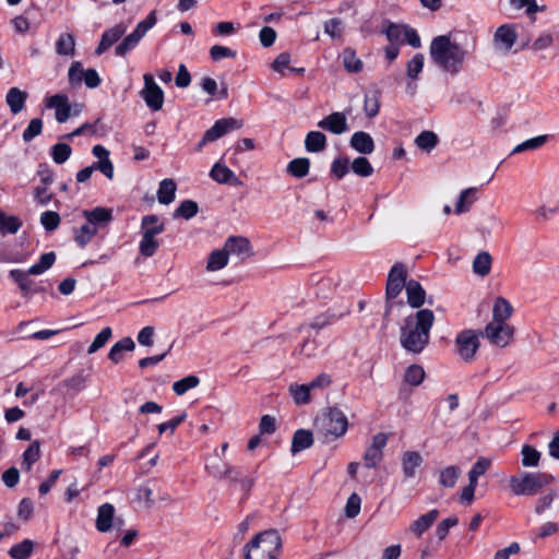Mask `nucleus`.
<instances>
[{
    "instance_id": "f257e3e1",
    "label": "nucleus",
    "mask_w": 559,
    "mask_h": 559,
    "mask_svg": "<svg viewBox=\"0 0 559 559\" xmlns=\"http://www.w3.org/2000/svg\"><path fill=\"white\" fill-rule=\"evenodd\" d=\"M435 314L429 309H419L404 319L400 329L401 346L408 353L420 354L430 341Z\"/></svg>"
},
{
    "instance_id": "f03ea898",
    "label": "nucleus",
    "mask_w": 559,
    "mask_h": 559,
    "mask_svg": "<svg viewBox=\"0 0 559 559\" xmlns=\"http://www.w3.org/2000/svg\"><path fill=\"white\" fill-rule=\"evenodd\" d=\"M429 53L436 66L455 75L462 70L467 51L452 41L449 35H439L431 40Z\"/></svg>"
},
{
    "instance_id": "7ed1b4c3",
    "label": "nucleus",
    "mask_w": 559,
    "mask_h": 559,
    "mask_svg": "<svg viewBox=\"0 0 559 559\" xmlns=\"http://www.w3.org/2000/svg\"><path fill=\"white\" fill-rule=\"evenodd\" d=\"M313 428L318 440L328 444L346 433L348 420L341 408L330 406L316 416Z\"/></svg>"
},
{
    "instance_id": "20e7f679",
    "label": "nucleus",
    "mask_w": 559,
    "mask_h": 559,
    "mask_svg": "<svg viewBox=\"0 0 559 559\" xmlns=\"http://www.w3.org/2000/svg\"><path fill=\"white\" fill-rule=\"evenodd\" d=\"M282 538L277 531L267 530L255 535L245 547V559H277Z\"/></svg>"
},
{
    "instance_id": "39448f33",
    "label": "nucleus",
    "mask_w": 559,
    "mask_h": 559,
    "mask_svg": "<svg viewBox=\"0 0 559 559\" xmlns=\"http://www.w3.org/2000/svg\"><path fill=\"white\" fill-rule=\"evenodd\" d=\"M407 270L402 262H396L391 267L385 286V309L383 313L384 324L390 322L392 308L395 304L403 306V301L395 302L394 299L406 288Z\"/></svg>"
},
{
    "instance_id": "423d86ee",
    "label": "nucleus",
    "mask_w": 559,
    "mask_h": 559,
    "mask_svg": "<svg viewBox=\"0 0 559 559\" xmlns=\"http://www.w3.org/2000/svg\"><path fill=\"white\" fill-rule=\"evenodd\" d=\"M483 331L465 329L460 331L454 340V350L464 362H473L480 347Z\"/></svg>"
},
{
    "instance_id": "0eeeda50",
    "label": "nucleus",
    "mask_w": 559,
    "mask_h": 559,
    "mask_svg": "<svg viewBox=\"0 0 559 559\" xmlns=\"http://www.w3.org/2000/svg\"><path fill=\"white\" fill-rule=\"evenodd\" d=\"M512 489H543L544 487H559V479L545 472L526 473L512 476Z\"/></svg>"
},
{
    "instance_id": "6e6552de",
    "label": "nucleus",
    "mask_w": 559,
    "mask_h": 559,
    "mask_svg": "<svg viewBox=\"0 0 559 559\" xmlns=\"http://www.w3.org/2000/svg\"><path fill=\"white\" fill-rule=\"evenodd\" d=\"M241 127L242 121L233 117L216 120L214 124L205 131L201 141L197 144L195 151L201 152L207 143L214 142L224 136L226 133L233 130H238Z\"/></svg>"
},
{
    "instance_id": "1a4fd4ad",
    "label": "nucleus",
    "mask_w": 559,
    "mask_h": 559,
    "mask_svg": "<svg viewBox=\"0 0 559 559\" xmlns=\"http://www.w3.org/2000/svg\"><path fill=\"white\" fill-rule=\"evenodd\" d=\"M144 87L140 92V96L152 111H158L163 108L165 94L160 86L155 82L150 73L143 75Z\"/></svg>"
},
{
    "instance_id": "9d476101",
    "label": "nucleus",
    "mask_w": 559,
    "mask_h": 559,
    "mask_svg": "<svg viewBox=\"0 0 559 559\" xmlns=\"http://www.w3.org/2000/svg\"><path fill=\"white\" fill-rule=\"evenodd\" d=\"M513 333V328L507 323H488L483 331V335L499 347L507 346L512 341Z\"/></svg>"
},
{
    "instance_id": "9b49d317",
    "label": "nucleus",
    "mask_w": 559,
    "mask_h": 559,
    "mask_svg": "<svg viewBox=\"0 0 559 559\" xmlns=\"http://www.w3.org/2000/svg\"><path fill=\"white\" fill-rule=\"evenodd\" d=\"M123 521L117 519L115 521V508L110 503L102 504L97 510L96 528L100 533L110 531L114 526L120 527Z\"/></svg>"
},
{
    "instance_id": "f8f14e48",
    "label": "nucleus",
    "mask_w": 559,
    "mask_h": 559,
    "mask_svg": "<svg viewBox=\"0 0 559 559\" xmlns=\"http://www.w3.org/2000/svg\"><path fill=\"white\" fill-rule=\"evenodd\" d=\"M127 26L122 23L115 25L106 29L100 38L98 46L95 49L97 56L103 55L115 43H117L126 33Z\"/></svg>"
},
{
    "instance_id": "ddd939ff",
    "label": "nucleus",
    "mask_w": 559,
    "mask_h": 559,
    "mask_svg": "<svg viewBox=\"0 0 559 559\" xmlns=\"http://www.w3.org/2000/svg\"><path fill=\"white\" fill-rule=\"evenodd\" d=\"M46 106L56 109V120L59 123L66 122L71 116L69 98L64 94H56L46 99Z\"/></svg>"
},
{
    "instance_id": "4468645a",
    "label": "nucleus",
    "mask_w": 559,
    "mask_h": 559,
    "mask_svg": "<svg viewBox=\"0 0 559 559\" xmlns=\"http://www.w3.org/2000/svg\"><path fill=\"white\" fill-rule=\"evenodd\" d=\"M82 215L97 230L112 221V210L109 207L96 206L92 210H83Z\"/></svg>"
},
{
    "instance_id": "2eb2a0df",
    "label": "nucleus",
    "mask_w": 559,
    "mask_h": 559,
    "mask_svg": "<svg viewBox=\"0 0 559 559\" xmlns=\"http://www.w3.org/2000/svg\"><path fill=\"white\" fill-rule=\"evenodd\" d=\"M318 127L333 134H342L348 129L346 117L340 111L332 112L324 117L318 122Z\"/></svg>"
},
{
    "instance_id": "dca6fc26",
    "label": "nucleus",
    "mask_w": 559,
    "mask_h": 559,
    "mask_svg": "<svg viewBox=\"0 0 559 559\" xmlns=\"http://www.w3.org/2000/svg\"><path fill=\"white\" fill-rule=\"evenodd\" d=\"M159 491H132L129 498L134 510L148 511L157 508L156 493Z\"/></svg>"
},
{
    "instance_id": "f3484780",
    "label": "nucleus",
    "mask_w": 559,
    "mask_h": 559,
    "mask_svg": "<svg viewBox=\"0 0 559 559\" xmlns=\"http://www.w3.org/2000/svg\"><path fill=\"white\" fill-rule=\"evenodd\" d=\"M92 154L98 158V162L94 163L97 170L104 174L108 179H112L114 165L109 158V151L105 146L96 144L92 148Z\"/></svg>"
},
{
    "instance_id": "a211bd4d",
    "label": "nucleus",
    "mask_w": 559,
    "mask_h": 559,
    "mask_svg": "<svg viewBox=\"0 0 559 559\" xmlns=\"http://www.w3.org/2000/svg\"><path fill=\"white\" fill-rule=\"evenodd\" d=\"M407 304L415 309H419L426 300V290L416 280H409L406 284Z\"/></svg>"
},
{
    "instance_id": "6ab92c4d",
    "label": "nucleus",
    "mask_w": 559,
    "mask_h": 559,
    "mask_svg": "<svg viewBox=\"0 0 559 559\" xmlns=\"http://www.w3.org/2000/svg\"><path fill=\"white\" fill-rule=\"evenodd\" d=\"M224 247L228 251V254L250 255L252 251L249 239L242 236L228 237Z\"/></svg>"
},
{
    "instance_id": "aec40b11",
    "label": "nucleus",
    "mask_w": 559,
    "mask_h": 559,
    "mask_svg": "<svg viewBox=\"0 0 559 559\" xmlns=\"http://www.w3.org/2000/svg\"><path fill=\"white\" fill-rule=\"evenodd\" d=\"M350 146L360 154H371L374 151L372 136L365 131H357L350 138Z\"/></svg>"
},
{
    "instance_id": "412c9836",
    "label": "nucleus",
    "mask_w": 559,
    "mask_h": 559,
    "mask_svg": "<svg viewBox=\"0 0 559 559\" xmlns=\"http://www.w3.org/2000/svg\"><path fill=\"white\" fill-rule=\"evenodd\" d=\"M210 177L218 182L224 185H237L239 182L235 173L229 169L226 165L221 164L219 162L215 163L210 171Z\"/></svg>"
},
{
    "instance_id": "4be33fe9",
    "label": "nucleus",
    "mask_w": 559,
    "mask_h": 559,
    "mask_svg": "<svg viewBox=\"0 0 559 559\" xmlns=\"http://www.w3.org/2000/svg\"><path fill=\"white\" fill-rule=\"evenodd\" d=\"M27 97V92L22 91L19 87H11L5 95V102L11 112L14 115L21 112L25 106Z\"/></svg>"
},
{
    "instance_id": "5701e85b",
    "label": "nucleus",
    "mask_w": 559,
    "mask_h": 559,
    "mask_svg": "<svg viewBox=\"0 0 559 559\" xmlns=\"http://www.w3.org/2000/svg\"><path fill=\"white\" fill-rule=\"evenodd\" d=\"M491 461L487 457H479L468 472V485L463 489H476L478 478L483 476L490 467Z\"/></svg>"
},
{
    "instance_id": "b1692460",
    "label": "nucleus",
    "mask_w": 559,
    "mask_h": 559,
    "mask_svg": "<svg viewBox=\"0 0 559 559\" xmlns=\"http://www.w3.org/2000/svg\"><path fill=\"white\" fill-rule=\"evenodd\" d=\"M142 235L156 237L165 230V223L155 214H148L141 219Z\"/></svg>"
},
{
    "instance_id": "393cba45",
    "label": "nucleus",
    "mask_w": 559,
    "mask_h": 559,
    "mask_svg": "<svg viewBox=\"0 0 559 559\" xmlns=\"http://www.w3.org/2000/svg\"><path fill=\"white\" fill-rule=\"evenodd\" d=\"M518 35L515 29L510 24L499 26L493 35L495 43H501L504 50H510L515 44Z\"/></svg>"
},
{
    "instance_id": "a878e982",
    "label": "nucleus",
    "mask_w": 559,
    "mask_h": 559,
    "mask_svg": "<svg viewBox=\"0 0 559 559\" xmlns=\"http://www.w3.org/2000/svg\"><path fill=\"white\" fill-rule=\"evenodd\" d=\"M313 444V433L307 429L295 431L292 440L290 451L293 454L301 452Z\"/></svg>"
},
{
    "instance_id": "bb28decb",
    "label": "nucleus",
    "mask_w": 559,
    "mask_h": 559,
    "mask_svg": "<svg viewBox=\"0 0 559 559\" xmlns=\"http://www.w3.org/2000/svg\"><path fill=\"white\" fill-rule=\"evenodd\" d=\"M512 311L513 308L511 304L506 298L498 297L493 304V320L490 323H506V321L511 317Z\"/></svg>"
},
{
    "instance_id": "cd10ccee",
    "label": "nucleus",
    "mask_w": 559,
    "mask_h": 559,
    "mask_svg": "<svg viewBox=\"0 0 559 559\" xmlns=\"http://www.w3.org/2000/svg\"><path fill=\"white\" fill-rule=\"evenodd\" d=\"M134 347L135 344L131 337H123L111 346L108 358L114 364H118L123 359V352H131Z\"/></svg>"
},
{
    "instance_id": "c85d7f7f",
    "label": "nucleus",
    "mask_w": 559,
    "mask_h": 559,
    "mask_svg": "<svg viewBox=\"0 0 559 559\" xmlns=\"http://www.w3.org/2000/svg\"><path fill=\"white\" fill-rule=\"evenodd\" d=\"M477 188H467L460 193L455 204L454 213L460 215L471 210L473 203L477 200Z\"/></svg>"
},
{
    "instance_id": "c756f323",
    "label": "nucleus",
    "mask_w": 559,
    "mask_h": 559,
    "mask_svg": "<svg viewBox=\"0 0 559 559\" xmlns=\"http://www.w3.org/2000/svg\"><path fill=\"white\" fill-rule=\"evenodd\" d=\"M177 185L174 179L166 178L159 182L157 200L160 204H169L175 200Z\"/></svg>"
},
{
    "instance_id": "7c9ffc66",
    "label": "nucleus",
    "mask_w": 559,
    "mask_h": 559,
    "mask_svg": "<svg viewBox=\"0 0 559 559\" xmlns=\"http://www.w3.org/2000/svg\"><path fill=\"white\" fill-rule=\"evenodd\" d=\"M423 464V456L416 451H406L402 456L403 472L406 477H414L416 468Z\"/></svg>"
},
{
    "instance_id": "2f4dec72",
    "label": "nucleus",
    "mask_w": 559,
    "mask_h": 559,
    "mask_svg": "<svg viewBox=\"0 0 559 559\" xmlns=\"http://www.w3.org/2000/svg\"><path fill=\"white\" fill-rule=\"evenodd\" d=\"M305 147L309 153H318L326 147V136L320 131H309L305 139Z\"/></svg>"
},
{
    "instance_id": "473e14b6",
    "label": "nucleus",
    "mask_w": 559,
    "mask_h": 559,
    "mask_svg": "<svg viewBox=\"0 0 559 559\" xmlns=\"http://www.w3.org/2000/svg\"><path fill=\"white\" fill-rule=\"evenodd\" d=\"M380 98L381 92L379 88H374L365 94L364 99V111L367 117L374 118L380 110Z\"/></svg>"
},
{
    "instance_id": "72a5a7b5",
    "label": "nucleus",
    "mask_w": 559,
    "mask_h": 559,
    "mask_svg": "<svg viewBox=\"0 0 559 559\" xmlns=\"http://www.w3.org/2000/svg\"><path fill=\"white\" fill-rule=\"evenodd\" d=\"M228 251L224 247L219 250H213L207 259L206 270L210 272H215L224 269L228 263Z\"/></svg>"
},
{
    "instance_id": "f704fd0d",
    "label": "nucleus",
    "mask_w": 559,
    "mask_h": 559,
    "mask_svg": "<svg viewBox=\"0 0 559 559\" xmlns=\"http://www.w3.org/2000/svg\"><path fill=\"white\" fill-rule=\"evenodd\" d=\"M224 475L243 489H250L254 485L253 477L240 468H228L224 472Z\"/></svg>"
},
{
    "instance_id": "c9c22d12",
    "label": "nucleus",
    "mask_w": 559,
    "mask_h": 559,
    "mask_svg": "<svg viewBox=\"0 0 559 559\" xmlns=\"http://www.w3.org/2000/svg\"><path fill=\"white\" fill-rule=\"evenodd\" d=\"M97 231L98 230L96 229V227L90 225V223L86 221V223L83 224L80 228H74V241L80 248H85L87 243L93 239V237L97 234Z\"/></svg>"
},
{
    "instance_id": "e433bc0d",
    "label": "nucleus",
    "mask_w": 559,
    "mask_h": 559,
    "mask_svg": "<svg viewBox=\"0 0 559 559\" xmlns=\"http://www.w3.org/2000/svg\"><path fill=\"white\" fill-rule=\"evenodd\" d=\"M310 159L307 157H298L292 159L287 165V173L295 178H304L309 174Z\"/></svg>"
},
{
    "instance_id": "4c0bfd02",
    "label": "nucleus",
    "mask_w": 559,
    "mask_h": 559,
    "mask_svg": "<svg viewBox=\"0 0 559 559\" xmlns=\"http://www.w3.org/2000/svg\"><path fill=\"white\" fill-rule=\"evenodd\" d=\"M439 515V511L433 509L429 511L428 513L419 516L411 526L412 532L420 536L423 533H425L432 523L437 520Z\"/></svg>"
},
{
    "instance_id": "58836bf2",
    "label": "nucleus",
    "mask_w": 559,
    "mask_h": 559,
    "mask_svg": "<svg viewBox=\"0 0 559 559\" xmlns=\"http://www.w3.org/2000/svg\"><path fill=\"white\" fill-rule=\"evenodd\" d=\"M23 222L15 215H7L0 210V234H16L22 227Z\"/></svg>"
},
{
    "instance_id": "ea45409f",
    "label": "nucleus",
    "mask_w": 559,
    "mask_h": 559,
    "mask_svg": "<svg viewBox=\"0 0 559 559\" xmlns=\"http://www.w3.org/2000/svg\"><path fill=\"white\" fill-rule=\"evenodd\" d=\"M342 58L344 68L347 72L358 73L362 70V61L357 57L356 51L353 48H345L343 50Z\"/></svg>"
},
{
    "instance_id": "a19ab883",
    "label": "nucleus",
    "mask_w": 559,
    "mask_h": 559,
    "mask_svg": "<svg viewBox=\"0 0 559 559\" xmlns=\"http://www.w3.org/2000/svg\"><path fill=\"white\" fill-rule=\"evenodd\" d=\"M34 551V542L24 539L19 544L13 545L9 550V556L12 559H28Z\"/></svg>"
},
{
    "instance_id": "79ce46f5",
    "label": "nucleus",
    "mask_w": 559,
    "mask_h": 559,
    "mask_svg": "<svg viewBox=\"0 0 559 559\" xmlns=\"http://www.w3.org/2000/svg\"><path fill=\"white\" fill-rule=\"evenodd\" d=\"M426 372L420 365L413 364L408 366L404 372V382L412 385L418 386L425 380Z\"/></svg>"
},
{
    "instance_id": "37998d69",
    "label": "nucleus",
    "mask_w": 559,
    "mask_h": 559,
    "mask_svg": "<svg viewBox=\"0 0 559 559\" xmlns=\"http://www.w3.org/2000/svg\"><path fill=\"white\" fill-rule=\"evenodd\" d=\"M491 262H492V259L488 252H486V251L479 252L473 261L474 273L477 275H480V276L488 275L491 270Z\"/></svg>"
},
{
    "instance_id": "c03bdc74",
    "label": "nucleus",
    "mask_w": 559,
    "mask_h": 559,
    "mask_svg": "<svg viewBox=\"0 0 559 559\" xmlns=\"http://www.w3.org/2000/svg\"><path fill=\"white\" fill-rule=\"evenodd\" d=\"M56 253L53 251L43 253L35 264L28 269V274L39 275L49 270L56 262Z\"/></svg>"
},
{
    "instance_id": "a18cd8bd",
    "label": "nucleus",
    "mask_w": 559,
    "mask_h": 559,
    "mask_svg": "<svg viewBox=\"0 0 559 559\" xmlns=\"http://www.w3.org/2000/svg\"><path fill=\"white\" fill-rule=\"evenodd\" d=\"M438 143L439 138L433 131H423L415 139V144L427 153H430Z\"/></svg>"
},
{
    "instance_id": "49530a36",
    "label": "nucleus",
    "mask_w": 559,
    "mask_h": 559,
    "mask_svg": "<svg viewBox=\"0 0 559 559\" xmlns=\"http://www.w3.org/2000/svg\"><path fill=\"white\" fill-rule=\"evenodd\" d=\"M199 212V205L193 200H183L180 202L178 207L175 210L173 216L174 218H185V219H191L194 217Z\"/></svg>"
},
{
    "instance_id": "de8ad7c7",
    "label": "nucleus",
    "mask_w": 559,
    "mask_h": 559,
    "mask_svg": "<svg viewBox=\"0 0 559 559\" xmlns=\"http://www.w3.org/2000/svg\"><path fill=\"white\" fill-rule=\"evenodd\" d=\"M142 38L134 31L127 35L120 44L115 48V53L119 57H124L129 51L134 49Z\"/></svg>"
},
{
    "instance_id": "09e8293b",
    "label": "nucleus",
    "mask_w": 559,
    "mask_h": 559,
    "mask_svg": "<svg viewBox=\"0 0 559 559\" xmlns=\"http://www.w3.org/2000/svg\"><path fill=\"white\" fill-rule=\"evenodd\" d=\"M461 469L457 466L451 465L440 472L439 483L445 488H452L455 486Z\"/></svg>"
},
{
    "instance_id": "8fccbe9b",
    "label": "nucleus",
    "mask_w": 559,
    "mask_h": 559,
    "mask_svg": "<svg viewBox=\"0 0 559 559\" xmlns=\"http://www.w3.org/2000/svg\"><path fill=\"white\" fill-rule=\"evenodd\" d=\"M310 390L309 384L294 383L289 385V392L298 405L308 404L310 402Z\"/></svg>"
},
{
    "instance_id": "3c124183",
    "label": "nucleus",
    "mask_w": 559,
    "mask_h": 559,
    "mask_svg": "<svg viewBox=\"0 0 559 559\" xmlns=\"http://www.w3.org/2000/svg\"><path fill=\"white\" fill-rule=\"evenodd\" d=\"M199 383H200V379L194 374H190V376H187V377L176 381L173 384V390L177 395H183L189 390L198 386Z\"/></svg>"
},
{
    "instance_id": "603ef678",
    "label": "nucleus",
    "mask_w": 559,
    "mask_h": 559,
    "mask_svg": "<svg viewBox=\"0 0 559 559\" xmlns=\"http://www.w3.org/2000/svg\"><path fill=\"white\" fill-rule=\"evenodd\" d=\"M72 154V148L67 143H57L51 146L50 155L56 164L66 163Z\"/></svg>"
},
{
    "instance_id": "864d4df0",
    "label": "nucleus",
    "mask_w": 559,
    "mask_h": 559,
    "mask_svg": "<svg viewBox=\"0 0 559 559\" xmlns=\"http://www.w3.org/2000/svg\"><path fill=\"white\" fill-rule=\"evenodd\" d=\"M159 248V242L155 237L142 235V239L139 243V250L141 255L145 258L153 257L157 249Z\"/></svg>"
},
{
    "instance_id": "5fc2aeb1",
    "label": "nucleus",
    "mask_w": 559,
    "mask_h": 559,
    "mask_svg": "<svg viewBox=\"0 0 559 559\" xmlns=\"http://www.w3.org/2000/svg\"><path fill=\"white\" fill-rule=\"evenodd\" d=\"M522 465L525 467H534L538 465L540 460V452L534 447L525 444L521 450Z\"/></svg>"
},
{
    "instance_id": "6e6d98bb",
    "label": "nucleus",
    "mask_w": 559,
    "mask_h": 559,
    "mask_svg": "<svg viewBox=\"0 0 559 559\" xmlns=\"http://www.w3.org/2000/svg\"><path fill=\"white\" fill-rule=\"evenodd\" d=\"M74 45V38L71 34H61L56 43V51L63 56L73 55Z\"/></svg>"
},
{
    "instance_id": "4d7b16f0",
    "label": "nucleus",
    "mask_w": 559,
    "mask_h": 559,
    "mask_svg": "<svg viewBox=\"0 0 559 559\" xmlns=\"http://www.w3.org/2000/svg\"><path fill=\"white\" fill-rule=\"evenodd\" d=\"M424 55L416 53L408 62L406 67V75L412 81L416 80L424 69Z\"/></svg>"
},
{
    "instance_id": "13d9d810",
    "label": "nucleus",
    "mask_w": 559,
    "mask_h": 559,
    "mask_svg": "<svg viewBox=\"0 0 559 559\" xmlns=\"http://www.w3.org/2000/svg\"><path fill=\"white\" fill-rule=\"evenodd\" d=\"M350 168L356 175H358L360 177H369L373 174L372 165L364 156H359V157L355 158L353 160V163L350 164Z\"/></svg>"
},
{
    "instance_id": "bf43d9fd",
    "label": "nucleus",
    "mask_w": 559,
    "mask_h": 559,
    "mask_svg": "<svg viewBox=\"0 0 559 559\" xmlns=\"http://www.w3.org/2000/svg\"><path fill=\"white\" fill-rule=\"evenodd\" d=\"M349 171V159L346 156L334 158L331 165V174L337 179L344 178Z\"/></svg>"
},
{
    "instance_id": "052dcab7",
    "label": "nucleus",
    "mask_w": 559,
    "mask_h": 559,
    "mask_svg": "<svg viewBox=\"0 0 559 559\" xmlns=\"http://www.w3.org/2000/svg\"><path fill=\"white\" fill-rule=\"evenodd\" d=\"M60 221L59 213L55 211H46L40 214V223L48 233L56 230L60 225Z\"/></svg>"
},
{
    "instance_id": "680f3d73",
    "label": "nucleus",
    "mask_w": 559,
    "mask_h": 559,
    "mask_svg": "<svg viewBox=\"0 0 559 559\" xmlns=\"http://www.w3.org/2000/svg\"><path fill=\"white\" fill-rule=\"evenodd\" d=\"M39 443L37 441L31 443L23 453L22 467L31 469V466L39 459Z\"/></svg>"
},
{
    "instance_id": "e2e57ef3",
    "label": "nucleus",
    "mask_w": 559,
    "mask_h": 559,
    "mask_svg": "<svg viewBox=\"0 0 559 559\" xmlns=\"http://www.w3.org/2000/svg\"><path fill=\"white\" fill-rule=\"evenodd\" d=\"M86 70L83 69L80 61H73L68 71V79L71 86H79L84 80V73Z\"/></svg>"
},
{
    "instance_id": "0e129e2a",
    "label": "nucleus",
    "mask_w": 559,
    "mask_h": 559,
    "mask_svg": "<svg viewBox=\"0 0 559 559\" xmlns=\"http://www.w3.org/2000/svg\"><path fill=\"white\" fill-rule=\"evenodd\" d=\"M112 335V331L109 326L104 328L94 338L92 344L90 345L87 353L94 354L102 347L106 345V343L109 341V338Z\"/></svg>"
},
{
    "instance_id": "69168bd1",
    "label": "nucleus",
    "mask_w": 559,
    "mask_h": 559,
    "mask_svg": "<svg viewBox=\"0 0 559 559\" xmlns=\"http://www.w3.org/2000/svg\"><path fill=\"white\" fill-rule=\"evenodd\" d=\"M546 141H547V135H538V136L532 138L530 140L522 142L521 144L516 145L513 148L512 154L522 153V152L528 151V150H536V148L543 146L546 143Z\"/></svg>"
},
{
    "instance_id": "338daca9",
    "label": "nucleus",
    "mask_w": 559,
    "mask_h": 559,
    "mask_svg": "<svg viewBox=\"0 0 559 559\" xmlns=\"http://www.w3.org/2000/svg\"><path fill=\"white\" fill-rule=\"evenodd\" d=\"M43 131V120L40 118H34L29 121L26 129L23 131L24 142H31L34 138L39 135Z\"/></svg>"
},
{
    "instance_id": "774afa93",
    "label": "nucleus",
    "mask_w": 559,
    "mask_h": 559,
    "mask_svg": "<svg viewBox=\"0 0 559 559\" xmlns=\"http://www.w3.org/2000/svg\"><path fill=\"white\" fill-rule=\"evenodd\" d=\"M157 22V17H156V11L153 10L151 11L146 17L139 22L135 26V28L133 29L135 33H138V35L143 38L145 36V34L147 33V31H150Z\"/></svg>"
}]
</instances>
